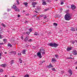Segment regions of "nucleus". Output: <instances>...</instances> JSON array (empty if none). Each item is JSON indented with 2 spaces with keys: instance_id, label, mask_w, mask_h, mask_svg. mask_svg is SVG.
<instances>
[{
  "instance_id": "obj_1",
  "label": "nucleus",
  "mask_w": 77,
  "mask_h": 77,
  "mask_svg": "<svg viewBox=\"0 0 77 77\" xmlns=\"http://www.w3.org/2000/svg\"><path fill=\"white\" fill-rule=\"evenodd\" d=\"M64 18L66 20L69 21V20H70L72 18V16L69 13H68L66 14Z\"/></svg>"
},
{
  "instance_id": "obj_2",
  "label": "nucleus",
  "mask_w": 77,
  "mask_h": 77,
  "mask_svg": "<svg viewBox=\"0 0 77 77\" xmlns=\"http://www.w3.org/2000/svg\"><path fill=\"white\" fill-rule=\"evenodd\" d=\"M48 45L49 46L52 47H53L56 48L59 45L58 44H57L56 43H54L53 44V43H51L48 44Z\"/></svg>"
},
{
  "instance_id": "obj_3",
  "label": "nucleus",
  "mask_w": 77,
  "mask_h": 77,
  "mask_svg": "<svg viewBox=\"0 0 77 77\" xmlns=\"http://www.w3.org/2000/svg\"><path fill=\"white\" fill-rule=\"evenodd\" d=\"M12 8L14 9L15 12H20V9L17 8V6L14 5L13 7H12Z\"/></svg>"
},
{
  "instance_id": "obj_4",
  "label": "nucleus",
  "mask_w": 77,
  "mask_h": 77,
  "mask_svg": "<svg viewBox=\"0 0 77 77\" xmlns=\"http://www.w3.org/2000/svg\"><path fill=\"white\" fill-rule=\"evenodd\" d=\"M37 56L39 58H42V56H41V54L40 52H39L37 53Z\"/></svg>"
},
{
  "instance_id": "obj_5",
  "label": "nucleus",
  "mask_w": 77,
  "mask_h": 77,
  "mask_svg": "<svg viewBox=\"0 0 77 77\" xmlns=\"http://www.w3.org/2000/svg\"><path fill=\"white\" fill-rule=\"evenodd\" d=\"M71 8L72 10H74L76 8V6H75L74 5H71Z\"/></svg>"
},
{
  "instance_id": "obj_6",
  "label": "nucleus",
  "mask_w": 77,
  "mask_h": 77,
  "mask_svg": "<svg viewBox=\"0 0 77 77\" xmlns=\"http://www.w3.org/2000/svg\"><path fill=\"white\" fill-rule=\"evenodd\" d=\"M40 52L42 53V54H45V51L44 50L42 49L40 50Z\"/></svg>"
},
{
  "instance_id": "obj_7",
  "label": "nucleus",
  "mask_w": 77,
  "mask_h": 77,
  "mask_svg": "<svg viewBox=\"0 0 77 77\" xmlns=\"http://www.w3.org/2000/svg\"><path fill=\"white\" fill-rule=\"evenodd\" d=\"M38 3L36 2H32V5L33 6V8L35 7V5H36Z\"/></svg>"
},
{
  "instance_id": "obj_8",
  "label": "nucleus",
  "mask_w": 77,
  "mask_h": 77,
  "mask_svg": "<svg viewBox=\"0 0 77 77\" xmlns=\"http://www.w3.org/2000/svg\"><path fill=\"white\" fill-rule=\"evenodd\" d=\"M68 72H69V74H70V75H72V70H69V71H68Z\"/></svg>"
},
{
  "instance_id": "obj_9",
  "label": "nucleus",
  "mask_w": 77,
  "mask_h": 77,
  "mask_svg": "<svg viewBox=\"0 0 77 77\" xmlns=\"http://www.w3.org/2000/svg\"><path fill=\"white\" fill-rule=\"evenodd\" d=\"M73 54L74 55H77V51L76 50H74L73 51Z\"/></svg>"
},
{
  "instance_id": "obj_10",
  "label": "nucleus",
  "mask_w": 77,
  "mask_h": 77,
  "mask_svg": "<svg viewBox=\"0 0 77 77\" xmlns=\"http://www.w3.org/2000/svg\"><path fill=\"white\" fill-rule=\"evenodd\" d=\"M2 67L5 68L6 66V64H2L0 65Z\"/></svg>"
},
{
  "instance_id": "obj_11",
  "label": "nucleus",
  "mask_w": 77,
  "mask_h": 77,
  "mask_svg": "<svg viewBox=\"0 0 77 77\" xmlns=\"http://www.w3.org/2000/svg\"><path fill=\"white\" fill-rule=\"evenodd\" d=\"M28 37L26 36V38L24 39V41H28Z\"/></svg>"
},
{
  "instance_id": "obj_12",
  "label": "nucleus",
  "mask_w": 77,
  "mask_h": 77,
  "mask_svg": "<svg viewBox=\"0 0 77 77\" xmlns=\"http://www.w3.org/2000/svg\"><path fill=\"white\" fill-rule=\"evenodd\" d=\"M10 64H13L14 63V60H12L10 62Z\"/></svg>"
},
{
  "instance_id": "obj_13",
  "label": "nucleus",
  "mask_w": 77,
  "mask_h": 77,
  "mask_svg": "<svg viewBox=\"0 0 77 77\" xmlns=\"http://www.w3.org/2000/svg\"><path fill=\"white\" fill-rule=\"evenodd\" d=\"M36 11H40L41 10V8L39 7H38L37 8Z\"/></svg>"
},
{
  "instance_id": "obj_14",
  "label": "nucleus",
  "mask_w": 77,
  "mask_h": 77,
  "mask_svg": "<svg viewBox=\"0 0 77 77\" xmlns=\"http://www.w3.org/2000/svg\"><path fill=\"white\" fill-rule=\"evenodd\" d=\"M75 30V29L74 28H72L71 29V30L73 32H74Z\"/></svg>"
},
{
  "instance_id": "obj_15",
  "label": "nucleus",
  "mask_w": 77,
  "mask_h": 77,
  "mask_svg": "<svg viewBox=\"0 0 77 77\" xmlns=\"http://www.w3.org/2000/svg\"><path fill=\"white\" fill-rule=\"evenodd\" d=\"M42 2H43V3H42L43 5H47V3H45V2L44 0H43Z\"/></svg>"
},
{
  "instance_id": "obj_16",
  "label": "nucleus",
  "mask_w": 77,
  "mask_h": 77,
  "mask_svg": "<svg viewBox=\"0 0 77 77\" xmlns=\"http://www.w3.org/2000/svg\"><path fill=\"white\" fill-rule=\"evenodd\" d=\"M53 67V66L51 65V63H50L49 65L48 66V68H52Z\"/></svg>"
},
{
  "instance_id": "obj_17",
  "label": "nucleus",
  "mask_w": 77,
  "mask_h": 77,
  "mask_svg": "<svg viewBox=\"0 0 77 77\" xmlns=\"http://www.w3.org/2000/svg\"><path fill=\"white\" fill-rule=\"evenodd\" d=\"M72 49V48H67V50L68 51H69L70 50H71Z\"/></svg>"
},
{
  "instance_id": "obj_18",
  "label": "nucleus",
  "mask_w": 77,
  "mask_h": 77,
  "mask_svg": "<svg viewBox=\"0 0 77 77\" xmlns=\"http://www.w3.org/2000/svg\"><path fill=\"white\" fill-rule=\"evenodd\" d=\"M22 53L23 54H26V50H23L22 51Z\"/></svg>"
},
{
  "instance_id": "obj_19",
  "label": "nucleus",
  "mask_w": 77,
  "mask_h": 77,
  "mask_svg": "<svg viewBox=\"0 0 77 77\" xmlns=\"http://www.w3.org/2000/svg\"><path fill=\"white\" fill-rule=\"evenodd\" d=\"M66 59H72V58L71 57H69L66 58Z\"/></svg>"
},
{
  "instance_id": "obj_20",
  "label": "nucleus",
  "mask_w": 77,
  "mask_h": 77,
  "mask_svg": "<svg viewBox=\"0 0 77 77\" xmlns=\"http://www.w3.org/2000/svg\"><path fill=\"white\" fill-rule=\"evenodd\" d=\"M23 4L25 5V6H27L28 5L27 2H24L23 3Z\"/></svg>"
},
{
  "instance_id": "obj_21",
  "label": "nucleus",
  "mask_w": 77,
  "mask_h": 77,
  "mask_svg": "<svg viewBox=\"0 0 77 77\" xmlns=\"http://www.w3.org/2000/svg\"><path fill=\"white\" fill-rule=\"evenodd\" d=\"M3 70L2 69H0V72H3Z\"/></svg>"
},
{
  "instance_id": "obj_22",
  "label": "nucleus",
  "mask_w": 77,
  "mask_h": 77,
  "mask_svg": "<svg viewBox=\"0 0 77 77\" xmlns=\"http://www.w3.org/2000/svg\"><path fill=\"white\" fill-rule=\"evenodd\" d=\"M3 41L4 42H7V40H6V38L3 39Z\"/></svg>"
},
{
  "instance_id": "obj_23",
  "label": "nucleus",
  "mask_w": 77,
  "mask_h": 77,
  "mask_svg": "<svg viewBox=\"0 0 77 77\" xmlns=\"http://www.w3.org/2000/svg\"><path fill=\"white\" fill-rule=\"evenodd\" d=\"M8 46L11 47H12V45H11V44H9V43H8Z\"/></svg>"
},
{
  "instance_id": "obj_24",
  "label": "nucleus",
  "mask_w": 77,
  "mask_h": 77,
  "mask_svg": "<svg viewBox=\"0 0 77 77\" xmlns=\"http://www.w3.org/2000/svg\"><path fill=\"white\" fill-rule=\"evenodd\" d=\"M52 62H56V60L54 59H52Z\"/></svg>"
},
{
  "instance_id": "obj_25",
  "label": "nucleus",
  "mask_w": 77,
  "mask_h": 77,
  "mask_svg": "<svg viewBox=\"0 0 77 77\" xmlns=\"http://www.w3.org/2000/svg\"><path fill=\"white\" fill-rule=\"evenodd\" d=\"M1 25L3 26V27H6V25H5V24H4V23H2V24H1Z\"/></svg>"
},
{
  "instance_id": "obj_26",
  "label": "nucleus",
  "mask_w": 77,
  "mask_h": 77,
  "mask_svg": "<svg viewBox=\"0 0 77 77\" xmlns=\"http://www.w3.org/2000/svg\"><path fill=\"white\" fill-rule=\"evenodd\" d=\"M29 77V76L28 75L26 74L25 75L24 77Z\"/></svg>"
},
{
  "instance_id": "obj_27",
  "label": "nucleus",
  "mask_w": 77,
  "mask_h": 77,
  "mask_svg": "<svg viewBox=\"0 0 77 77\" xmlns=\"http://www.w3.org/2000/svg\"><path fill=\"white\" fill-rule=\"evenodd\" d=\"M16 2H17V5H19V4H20V2H19V0H17Z\"/></svg>"
},
{
  "instance_id": "obj_28",
  "label": "nucleus",
  "mask_w": 77,
  "mask_h": 77,
  "mask_svg": "<svg viewBox=\"0 0 77 77\" xmlns=\"http://www.w3.org/2000/svg\"><path fill=\"white\" fill-rule=\"evenodd\" d=\"M53 24H54V26H57V23H53Z\"/></svg>"
},
{
  "instance_id": "obj_29",
  "label": "nucleus",
  "mask_w": 77,
  "mask_h": 77,
  "mask_svg": "<svg viewBox=\"0 0 77 77\" xmlns=\"http://www.w3.org/2000/svg\"><path fill=\"white\" fill-rule=\"evenodd\" d=\"M34 35L35 36H37L38 35V33L37 32H35Z\"/></svg>"
},
{
  "instance_id": "obj_30",
  "label": "nucleus",
  "mask_w": 77,
  "mask_h": 77,
  "mask_svg": "<svg viewBox=\"0 0 77 77\" xmlns=\"http://www.w3.org/2000/svg\"><path fill=\"white\" fill-rule=\"evenodd\" d=\"M26 33L27 34V35H29L30 32H27Z\"/></svg>"
},
{
  "instance_id": "obj_31",
  "label": "nucleus",
  "mask_w": 77,
  "mask_h": 77,
  "mask_svg": "<svg viewBox=\"0 0 77 77\" xmlns=\"http://www.w3.org/2000/svg\"><path fill=\"white\" fill-rule=\"evenodd\" d=\"M45 60H43L41 62V63L42 64V63H45Z\"/></svg>"
},
{
  "instance_id": "obj_32",
  "label": "nucleus",
  "mask_w": 77,
  "mask_h": 77,
  "mask_svg": "<svg viewBox=\"0 0 77 77\" xmlns=\"http://www.w3.org/2000/svg\"><path fill=\"white\" fill-rule=\"evenodd\" d=\"M47 17L46 16H45V17H43V18L45 20H46L47 19Z\"/></svg>"
},
{
  "instance_id": "obj_33",
  "label": "nucleus",
  "mask_w": 77,
  "mask_h": 77,
  "mask_svg": "<svg viewBox=\"0 0 77 77\" xmlns=\"http://www.w3.org/2000/svg\"><path fill=\"white\" fill-rule=\"evenodd\" d=\"M28 42H32V40L31 39H29L28 40Z\"/></svg>"
},
{
  "instance_id": "obj_34",
  "label": "nucleus",
  "mask_w": 77,
  "mask_h": 77,
  "mask_svg": "<svg viewBox=\"0 0 77 77\" xmlns=\"http://www.w3.org/2000/svg\"><path fill=\"white\" fill-rule=\"evenodd\" d=\"M71 42H72V44H74L75 42V41H72Z\"/></svg>"
},
{
  "instance_id": "obj_35",
  "label": "nucleus",
  "mask_w": 77,
  "mask_h": 77,
  "mask_svg": "<svg viewBox=\"0 0 77 77\" xmlns=\"http://www.w3.org/2000/svg\"><path fill=\"white\" fill-rule=\"evenodd\" d=\"M48 11V9H45L44 10L45 12L46 11Z\"/></svg>"
},
{
  "instance_id": "obj_36",
  "label": "nucleus",
  "mask_w": 77,
  "mask_h": 77,
  "mask_svg": "<svg viewBox=\"0 0 77 77\" xmlns=\"http://www.w3.org/2000/svg\"><path fill=\"white\" fill-rule=\"evenodd\" d=\"M13 51H12L10 52H9V54H13Z\"/></svg>"
},
{
  "instance_id": "obj_37",
  "label": "nucleus",
  "mask_w": 77,
  "mask_h": 77,
  "mask_svg": "<svg viewBox=\"0 0 77 77\" xmlns=\"http://www.w3.org/2000/svg\"><path fill=\"white\" fill-rule=\"evenodd\" d=\"M18 55L19 56H21V53H18Z\"/></svg>"
},
{
  "instance_id": "obj_38",
  "label": "nucleus",
  "mask_w": 77,
  "mask_h": 77,
  "mask_svg": "<svg viewBox=\"0 0 77 77\" xmlns=\"http://www.w3.org/2000/svg\"><path fill=\"white\" fill-rule=\"evenodd\" d=\"M29 31H30V32H32V29H29Z\"/></svg>"
},
{
  "instance_id": "obj_39",
  "label": "nucleus",
  "mask_w": 77,
  "mask_h": 77,
  "mask_svg": "<svg viewBox=\"0 0 77 77\" xmlns=\"http://www.w3.org/2000/svg\"><path fill=\"white\" fill-rule=\"evenodd\" d=\"M21 39H22L23 40L24 38H23V36H22L21 37Z\"/></svg>"
},
{
  "instance_id": "obj_40",
  "label": "nucleus",
  "mask_w": 77,
  "mask_h": 77,
  "mask_svg": "<svg viewBox=\"0 0 77 77\" xmlns=\"http://www.w3.org/2000/svg\"><path fill=\"white\" fill-rule=\"evenodd\" d=\"M19 62H20V61H23L22 60H21V58H19Z\"/></svg>"
},
{
  "instance_id": "obj_41",
  "label": "nucleus",
  "mask_w": 77,
  "mask_h": 77,
  "mask_svg": "<svg viewBox=\"0 0 77 77\" xmlns=\"http://www.w3.org/2000/svg\"><path fill=\"white\" fill-rule=\"evenodd\" d=\"M16 52L13 51V54H16Z\"/></svg>"
},
{
  "instance_id": "obj_42",
  "label": "nucleus",
  "mask_w": 77,
  "mask_h": 77,
  "mask_svg": "<svg viewBox=\"0 0 77 77\" xmlns=\"http://www.w3.org/2000/svg\"><path fill=\"white\" fill-rule=\"evenodd\" d=\"M52 71H55V69L54 68H52Z\"/></svg>"
},
{
  "instance_id": "obj_43",
  "label": "nucleus",
  "mask_w": 77,
  "mask_h": 77,
  "mask_svg": "<svg viewBox=\"0 0 77 77\" xmlns=\"http://www.w3.org/2000/svg\"><path fill=\"white\" fill-rule=\"evenodd\" d=\"M2 32H3V31H0V35H1V34L2 33Z\"/></svg>"
},
{
  "instance_id": "obj_44",
  "label": "nucleus",
  "mask_w": 77,
  "mask_h": 77,
  "mask_svg": "<svg viewBox=\"0 0 77 77\" xmlns=\"http://www.w3.org/2000/svg\"><path fill=\"white\" fill-rule=\"evenodd\" d=\"M55 57H57H57H58V56L57 55H55Z\"/></svg>"
},
{
  "instance_id": "obj_45",
  "label": "nucleus",
  "mask_w": 77,
  "mask_h": 77,
  "mask_svg": "<svg viewBox=\"0 0 77 77\" xmlns=\"http://www.w3.org/2000/svg\"><path fill=\"white\" fill-rule=\"evenodd\" d=\"M47 1L48 2H51V0H47Z\"/></svg>"
},
{
  "instance_id": "obj_46",
  "label": "nucleus",
  "mask_w": 77,
  "mask_h": 77,
  "mask_svg": "<svg viewBox=\"0 0 77 77\" xmlns=\"http://www.w3.org/2000/svg\"><path fill=\"white\" fill-rule=\"evenodd\" d=\"M61 72L62 74H63V73L65 72V71H63Z\"/></svg>"
},
{
  "instance_id": "obj_47",
  "label": "nucleus",
  "mask_w": 77,
  "mask_h": 77,
  "mask_svg": "<svg viewBox=\"0 0 77 77\" xmlns=\"http://www.w3.org/2000/svg\"><path fill=\"white\" fill-rule=\"evenodd\" d=\"M17 17L18 18L20 17V15H19V14H18V15H17Z\"/></svg>"
},
{
  "instance_id": "obj_48",
  "label": "nucleus",
  "mask_w": 77,
  "mask_h": 77,
  "mask_svg": "<svg viewBox=\"0 0 77 77\" xmlns=\"http://www.w3.org/2000/svg\"><path fill=\"white\" fill-rule=\"evenodd\" d=\"M64 3L63 2H61V5H63Z\"/></svg>"
},
{
  "instance_id": "obj_49",
  "label": "nucleus",
  "mask_w": 77,
  "mask_h": 77,
  "mask_svg": "<svg viewBox=\"0 0 77 77\" xmlns=\"http://www.w3.org/2000/svg\"><path fill=\"white\" fill-rule=\"evenodd\" d=\"M1 56H2V54H1V53H0V59H1L2 58H1Z\"/></svg>"
},
{
  "instance_id": "obj_50",
  "label": "nucleus",
  "mask_w": 77,
  "mask_h": 77,
  "mask_svg": "<svg viewBox=\"0 0 77 77\" xmlns=\"http://www.w3.org/2000/svg\"><path fill=\"white\" fill-rule=\"evenodd\" d=\"M3 43H0V45H3Z\"/></svg>"
},
{
  "instance_id": "obj_51",
  "label": "nucleus",
  "mask_w": 77,
  "mask_h": 77,
  "mask_svg": "<svg viewBox=\"0 0 77 77\" xmlns=\"http://www.w3.org/2000/svg\"><path fill=\"white\" fill-rule=\"evenodd\" d=\"M60 11L61 12V11H63V9H62V8H60Z\"/></svg>"
},
{
  "instance_id": "obj_52",
  "label": "nucleus",
  "mask_w": 77,
  "mask_h": 77,
  "mask_svg": "<svg viewBox=\"0 0 77 77\" xmlns=\"http://www.w3.org/2000/svg\"><path fill=\"white\" fill-rule=\"evenodd\" d=\"M20 63H23V61H19Z\"/></svg>"
},
{
  "instance_id": "obj_53",
  "label": "nucleus",
  "mask_w": 77,
  "mask_h": 77,
  "mask_svg": "<svg viewBox=\"0 0 77 77\" xmlns=\"http://www.w3.org/2000/svg\"><path fill=\"white\" fill-rule=\"evenodd\" d=\"M11 9H8V11H11Z\"/></svg>"
},
{
  "instance_id": "obj_54",
  "label": "nucleus",
  "mask_w": 77,
  "mask_h": 77,
  "mask_svg": "<svg viewBox=\"0 0 77 77\" xmlns=\"http://www.w3.org/2000/svg\"><path fill=\"white\" fill-rule=\"evenodd\" d=\"M2 35H0V39H2Z\"/></svg>"
},
{
  "instance_id": "obj_55",
  "label": "nucleus",
  "mask_w": 77,
  "mask_h": 77,
  "mask_svg": "<svg viewBox=\"0 0 77 77\" xmlns=\"http://www.w3.org/2000/svg\"><path fill=\"white\" fill-rule=\"evenodd\" d=\"M26 15L28 16V15H29V14H26Z\"/></svg>"
},
{
  "instance_id": "obj_56",
  "label": "nucleus",
  "mask_w": 77,
  "mask_h": 77,
  "mask_svg": "<svg viewBox=\"0 0 77 77\" xmlns=\"http://www.w3.org/2000/svg\"><path fill=\"white\" fill-rule=\"evenodd\" d=\"M34 12H35V13H38V12L37 11H34Z\"/></svg>"
},
{
  "instance_id": "obj_57",
  "label": "nucleus",
  "mask_w": 77,
  "mask_h": 77,
  "mask_svg": "<svg viewBox=\"0 0 77 77\" xmlns=\"http://www.w3.org/2000/svg\"><path fill=\"white\" fill-rule=\"evenodd\" d=\"M36 56H37L36 55H34V57H36Z\"/></svg>"
},
{
  "instance_id": "obj_58",
  "label": "nucleus",
  "mask_w": 77,
  "mask_h": 77,
  "mask_svg": "<svg viewBox=\"0 0 77 77\" xmlns=\"http://www.w3.org/2000/svg\"><path fill=\"white\" fill-rule=\"evenodd\" d=\"M23 12H26V11H25V10H23Z\"/></svg>"
},
{
  "instance_id": "obj_59",
  "label": "nucleus",
  "mask_w": 77,
  "mask_h": 77,
  "mask_svg": "<svg viewBox=\"0 0 77 77\" xmlns=\"http://www.w3.org/2000/svg\"><path fill=\"white\" fill-rule=\"evenodd\" d=\"M67 8H69V6H67Z\"/></svg>"
},
{
  "instance_id": "obj_60",
  "label": "nucleus",
  "mask_w": 77,
  "mask_h": 77,
  "mask_svg": "<svg viewBox=\"0 0 77 77\" xmlns=\"http://www.w3.org/2000/svg\"><path fill=\"white\" fill-rule=\"evenodd\" d=\"M36 15H34V17H36Z\"/></svg>"
},
{
  "instance_id": "obj_61",
  "label": "nucleus",
  "mask_w": 77,
  "mask_h": 77,
  "mask_svg": "<svg viewBox=\"0 0 77 77\" xmlns=\"http://www.w3.org/2000/svg\"><path fill=\"white\" fill-rule=\"evenodd\" d=\"M75 41L77 43V40H75Z\"/></svg>"
},
{
  "instance_id": "obj_62",
  "label": "nucleus",
  "mask_w": 77,
  "mask_h": 77,
  "mask_svg": "<svg viewBox=\"0 0 77 77\" xmlns=\"http://www.w3.org/2000/svg\"><path fill=\"white\" fill-rule=\"evenodd\" d=\"M27 23V21H25V23Z\"/></svg>"
},
{
  "instance_id": "obj_63",
  "label": "nucleus",
  "mask_w": 77,
  "mask_h": 77,
  "mask_svg": "<svg viewBox=\"0 0 77 77\" xmlns=\"http://www.w3.org/2000/svg\"><path fill=\"white\" fill-rule=\"evenodd\" d=\"M5 77H7V76L6 75H5Z\"/></svg>"
},
{
  "instance_id": "obj_64",
  "label": "nucleus",
  "mask_w": 77,
  "mask_h": 77,
  "mask_svg": "<svg viewBox=\"0 0 77 77\" xmlns=\"http://www.w3.org/2000/svg\"><path fill=\"white\" fill-rule=\"evenodd\" d=\"M75 63H77V61H76Z\"/></svg>"
}]
</instances>
